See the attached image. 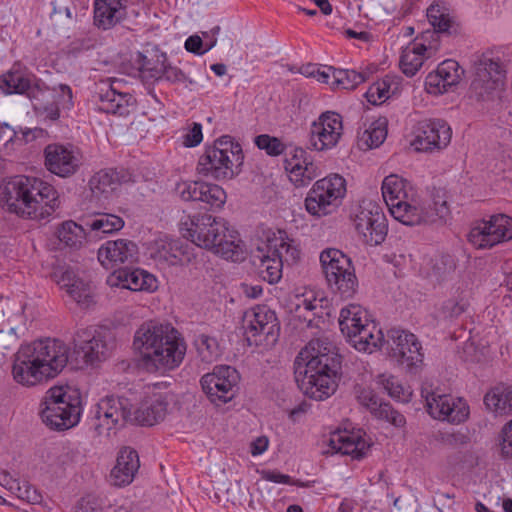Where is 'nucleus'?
I'll return each mask as SVG.
<instances>
[{
    "label": "nucleus",
    "instance_id": "obj_1",
    "mask_svg": "<svg viewBox=\"0 0 512 512\" xmlns=\"http://www.w3.org/2000/svg\"><path fill=\"white\" fill-rule=\"evenodd\" d=\"M299 389L309 398L324 400L335 393L342 376V356L328 338L312 339L294 361Z\"/></svg>",
    "mask_w": 512,
    "mask_h": 512
},
{
    "label": "nucleus",
    "instance_id": "obj_2",
    "mask_svg": "<svg viewBox=\"0 0 512 512\" xmlns=\"http://www.w3.org/2000/svg\"><path fill=\"white\" fill-rule=\"evenodd\" d=\"M133 347L138 366L149 373L172 371L184 360L187 345L170 324L143 323L135 332Z\"/></svg>",
    "mask_w": 512,
    "mask_h": 512
},
{
    "label": "nucleus",
    "instance_id": "obj_3",
    "mask_svg": "<svg viewBox=\"0 0 512 512\" xmlns=\"http://www.w3.org/2000/svg\"><path fill=\"white\" fill-rule=\"evenodd\" d=\"M410 184L402 177L391 174L382 182V196L391 215L407 226L433 224L445 220L450 214L447 201L440 196L432 200L422 201L410 197Z\"/></svg>",
    "mask_w": 512,
    "mask_h": 512
},
{
    "label": "nucleus",
    "instance_id": "obj_4",
    "mask_svg": "<svg viewBox=\"0 0 512 512\" xmlns=\"http://www.w3.org/2000/svg\"><path fill=\"white\" fill-rule=\"evenodd\" d=\"M0 202L22 217H49L60 206L58 191L44 180L18 175L0 186Z\"/></svg>",
    "mask_w": 512,
    "mask_h": 512
},
{
    "label": "nucleus",
    "instance_id": "obj_5",
    "mask_svg": "<svg viewBox=\"0 0 512 512\" xmlns=\"http://www.w3.org/2000/svg\"><path fill=\"white\" fill-rule=\"evenodd\" d=\"M187 235L193 246L210 250L224 259L236 262L242 257L239 233L222 218L209 214L193 216Z\"/></svg>",
    "mask_w": 512,
    "mask_h": 512
},
{
    "label": "nucleus",
    "instance_id": "obj_6",
    "mask_svg": "<svg viewBox=\"0 0 512 512\" xmlns=\"http://www.w3.org/2000/svg\"><path fill=\"white\" fill-rule=\"evenodd\" d=\"M82 414V397L77 389L54 386L40 403L39 415L51 430L64 431L76 426Z\"/></svg>",
    "mask_w": 512,
    "mask_h": 512
},
{
    "label": "nucleus",
    "instance_id": "obj_7",
    "mask_svg": "<svg viewBox=\"0 0 512 512\" xmlns=\"http://www.w3.org/2000/svg\"><path fill=\"white\" fill-rule=\"evenodd\" d=\"M244 155L239 143L229 135L215 140L199 157L196 170L200 175L215 180H229L241 171Z\"/></svg>",
    "mask_w": 512,
    "mask_h": 512
},
{
    "label": "nucleus",
    "instance_id": "obj_8",
    "mask_svg": "<svg viewBox=\"0 0 512 512\" xmlns=\"http://www.w3.org/2000/svg\"><path fill=\"white\" fill-rule=\"evenodd\" d=\"M339 326L348 342L358 351L372 353L385 341L381 328L359 304H349L341 309Z\"/></svg>",
    "mask_w": 512,
    "mask_h": 512
},
{
    "label": "nucleus",
    "instance_id": "obj_9",
    "mask_svg": "<svg viewBox=\"0 0 512 512\" xmlns=\"http://www.w3.org/2000/svg\"><path fill=\"white\" fill-rule=\"evenodd\" d=\"M319 258L331 291L343 299L352 298L358 289V279L350 257L339 249L327 248Z\"/></svg>",
    "mask_w": 512,
    "mask_h": 512
},
{
    "label": "nucleus",
    "instance_id": "obj_10",
    "mask_svg": "<svg viewBox=\"0 0 512 512\" xmlns=\"http://www.w3.org/2000/svg\"><path fill=\"white\" fill-rule=\"evenodd\" d=\"M506 71L499 59L482 54L474 64L469 97L478 102L494 100L504 86Z\"/></svg>",
    "mask_w": 512,
    "mask_h": 512
},
{
    "label": "nucleus",
    "instance_id": "obj_11",
    "mask_svg": "<svg viewBox=\"0 0 512 512\" xmlns=\"http://www.w3.org/2000/svg\"><path fill=\"white\" fill-rule=\"evenodd\" d=\"M346 194V181L339 174L317 180L305 199V208L312 216L322 217L333 213Z\"/></svg>",
    "mask_w": 512,
    "mask_h": 512
},
{
    "label": "nucleus",
    "instance_id": "obj_12",
    "mask_svg": "<svg viewBox=\"0 0 512 512\" xmlns=\"http://www.w3.org/2000/svg\"><path fill=\"white\" fill-rule=\"evenodd\" d=\"M112 348L111 332L104 326L80 328L73 336V351L86 365L105 361Z\"/></svg>",
    "mask_w": 512,
    "mask_h": 512
},
{
    "label": "nucleus",
    "instance_id": "obj_13",
    "mask_svg": "<svg viewBox=\"0 0 512 512\" xmlns=\"http://www.w3.org/2000/svg\"><path fill=\"white\" fill-rule=\"evenodd\" d=\"M240 379L234 367L218 365L201 377L200 384L209 401L215 406H222L235 398Z\"/></svg>",
    "mask_w": 512,
    "mask_h": 512
},
{
    "label": "nucleus",
    "instance_id": "obj_14",
    "mask_svg": "<svg viewBox=\"0 0 512 512\" xmlns=\"http://www.w3.org/2000/svg\"><path fill=\"white\" fill-rule=\"evenodd\" d=\"M356 232L364 243L377 246L385 241L388 223L382 208L372 201L363 202L353 217Z\"/></svg>",
    "mask_w": 512,
    "mask_h": 512
},
{
    "label": "nucleus",
    "instance_id": "obj_15",
    "mask_svg": "<svg viewBox=\"0 0 512 512\" xmlns=\"http://www.w3.org/2000/svg\"><path fill=\"white\" fill-rule=\"evenodd\" d=\"M47 90L46 84L21 62H15L0 75V91L4 95H22L38 100Z\"/></svg>",
    "mask_w": 512,
    "mask_h": 512
},
{
    "label": "nucleus",
    "instance_id": "obj_16",
    "mask_svg": "<svg viewBox=\"0 0 512 512\" xmlns=\"http://www.w3.org/2000/svg\"><path fill=\"white\" fill-rule=\"evenodd\" d=\"M387 344L389 356L399 365L404 366L408 372L415 373L423 363L422 344L418 337L410 331L390 329Z\"/></svg>",
    "mask_w": 512,
    "mask_h": 512
},
{
    "label": "nucleus",
    "instance_id": "obj_17",
    "mask_svg": "<svg viewBox=\"0 0 512 512\" xmlns=\"http://www.w3.org/2000/svg\"><path fill=\"white\" fill-rule=\"evenodd\" d=\"M139 58L140 72L146 80H152L153 82L166 81L171 85L182 84L184 88L189 90L197 85V82L181 68L169 62L165 52L157 53L155 59H149L140 53Z\"/></svg>",
    "mask_w": 512,
    "mask_h": 512
},
{
    "label": "nucleus",
    "instance_id": "obj_18",
    "mask_svg": "<svg viewBox=\"0 0 512 512\" xmlns=\"http://www.w3.org/2000/svg\"><path fill=\"white\" fill-rule=\"evenodd\" d=\"M46 169L61 178L75 175L83 164L81 149L71 143H51L43 151Z\"/></svg>",
    "mask_w": 512,
    "mask_h": 512
},
{
    "label": "nucleus",
    "instance_id": "obj_19",
    "mask_svg": "<svg viewBox=\"0 0 512 512\" xmlns=\"http://www.w3.org/2000/svg\"><path fill=\"white\" fill-rule=\"evenodd\" d=\"M131 403L126 397L107 396L102 399L95 409V417L98 423L95 428L98 434L105 431L109 434L112 429L123 427L132 419Z\"/></svg>",
    "mask_w": 512,
    "mask_h": 512
},
{
    "label": "nucleus",
    "instance_id": "obj_20",
    "mask_svg": "<svg viewBox=\"0 0 512 512\" xmlns=\"http://www.w3.org/2000/svg\"><path fill=\"white\" fill-rule=\"evenodd\" d=\"M342 134V116L334 111H326L311 124L310 143L317 151L329 150L338 144Z\"/></svg>",
    "mask_w": 512,
    "mask_h": 512
},
{
    "label": "nucleus",
    "instance_id": "obj_21",
    "mask_svg": "<svg viewBox=\"0 0 512 512\" xmlns=\"http://www.w3.org/2000/svg\"><path fill=\"white\" fill-rule=\"evenodd\" d=\"M151 257L167 265H187L195 258V247L192 243L181 239L160 237L150 246Z\"/></svg>",
    "mask_w": 512,
    "mask_h": 512
},
{
    "label": "nucleus",
    "instance_id": "obj_22",
    "mask_svg": "<svg viewBox=\"0 0 512 512\" xmlns=\"http://www.w3.org/2000/svg\"><path fill=\"white\" fill-rule=\"evenodd\" d=\"M31 351L43 363L49 379L56 377L67 365L69 348L58 339H40L27 344Z\"/></svg>",
    "mask_w": 512,
    "mask_h": 512
},
{
    "label": "nucleus",
    "instance_id": "obj_23",
    "mask_svg": "<svg viewBox=\"0 0 512 512\" xmlns=\"http://www.w3.org/2000/svg\"><path fill=\"white\" fill-rule=\"evenodd\" d=\"M12 375L18 384L26 387L35 386L49 379L43 370V363L27 344L21 345L14 355Z\"/></svg>",
    "mask_w": 512,
    "mask_h": 512
},
{
    "label": "nucleus",
    "instance_id": "obj_24",
    "mask_svg": "<svg viewBox=\"0 0 512 512\" xmlns=\"http://www.w3.org/2000/svg\"><path fill=\"white\" fill-rule=\"evenodd\" d=\"M137 244L129 239L108 240L98 249L97 257L101 265L115 272L121 265L129 266L138 259Z\"/></svg>",
    "mask_w": 512,
    "mask_h": 512
},
{
    "label": "nucleus",
    "instance_id": "obj_25",
    "mask_svg": "<svg viewBox=\"0 0 512 512\" xmlns=\"http://www.w3.org/2000/svg\"><path fill=\"white\" fill-rule=\"evenodd\" d=\"M427 411L438 420L450 423L464 422L469 416V406L461 398L453 399L451 395L432 393L426 398Z\"/></svg>",
    "mask_w": 512,
    "mask_h": 512
},
{
    "label": "nucleus",
    "instance_id": "obj_26",
    "mask_svg": "<svg viewBox=\"0 0 512 512\" xmlns=\"http://www.w3.org/2000/svg\"><path fill=\"white\" fill-rule=\"evenodd\" d=\"M452 131L444 120H425L419 123L413 145L419 151L440 150L451 140Z\"/></svg>",
    "mask_w": 512,
    "mask_h": 512
},
{
    "label": "nucleus",
    "instance_id": "obj_27",
    "mask_svg": "<svg viewBox=\"0 0 512 512\" xmlns=\"http://www.w3.org/2000/svg\"><path fill=\"white\" fill-rule=\"evenodd\" d=\"M285 154V170L289 173L290 180L296 186H306L319 175L320 171L314 163L312 156L302 147H293L289 152L286 151Z\"/></svg>",
    "mask_w": 512,
    "mask_h": 512
},
{
    "label": "nucleus",
    "instance_id": "obj_28",
    "mask_svg": "<svg viewBox=\"0 0 512 512\" xmlns=\"http://www.w3.org/2000/svg\"><path fill=\"white\" fill-rule=\"evenodd\" d=\"M245 319L248 322L246 332L251 337L264 336L267 342L277 341L280 324L275 312L268 306L257 305L246 313Z\"/></svg>",
    "mask_w": 512,
    "mask_h": 512
},
{
    "label": "nucleus",
    "instance_id": "obj_29",
    "mask_svg": "<svg viewBox=\"0 0 512 512\" xmlns=\"http://www.w3.org/2000/svg\"><path fill=\"white\" fill-rule=\"evenodd\" d=\"M136 175L124 167L106 168L96 172L89 180L94 196L107 199L119 186L136 183Z\"/></svg>",
    "mask_w": 512,
    "mask_h": 512
},
{
    "label": "nucleus",
    "instance_id": "obj_30",
    "mask_svg": "<svg viewBox=\"0 0 512 512\" xmlns=\"http://www.w3.org/2000/svg\"><path fill=\"white\" fill-rule=\"evenodd\" d=\"M463 74L464 70L457 61L446 59L426 76L425 89L433 95L446 93L460 82Z\"/></svg>",
    "mask_w": 512,
    "mask_h": 512
},
{
    "label": "nucleus",
    "instance_id": "obj_31",
    "mask_svg": "<svg viewBox=\"0 0 512 512\" xmlns=\"http://www.w3.org/2000/svg\"><path fill=\"white\" fill-rule=\"evenodd\" d=\"M128 0H94L93 24L106 31L121 23L127 14Z\"/></svg>",
    "mask_w": 512,
    "mask_h": 512
},
{
    "label": "nucleus",
    "instance_id": "obj_32",
    "mask_svg": "<svg viewBox=\"0 0 512 512\" xmlns=\"http://www.w3.org/2000/svg\"><path fill=\"white\" fill-rule=\"evenodd\" d=\"M97 110L106 114L126 116L130 113L129 107L134 104V97L130 93L118 92L113 83H104L97 92Z\"/></svg>",
    "mask_w": 512,
    "mask_h": 512
},
{
    "label": "nucleus",
    "instance_id": "obj_33",
    "mask_svg": "<svg viewBox=\"0 0 512 512\" xmlns=\"http://www.w3.org/2000/svg\"><path fill=\"white\" fill-rule=\"evenodd\" d=\"M329 446L335 452L349 455L354 460L365 458L370 449V444L359 433L346 430L334 432L330 437Z\"/></svg>",
    "mask_w": 512,
    "mask_h": 512
},
{
    "label": "nucleus",
    "instance_id": "obj_34",
    "mask_svg": "<svg viewBox=\"0 0 512 512\" xmlns=\"http://www.w3.org/2000/svg\"><path fill=\"white\" fill-rule=\"evenodd\" d=\"M168 403L161 393L145 397L132 413L131 423L141 426H153L163 420Z\"/></svg>",
    "mask_w": 512,
    "mask_h": 512
},
{
    "label": "nucleus",
    "instance_id": "obj_35",
    "mask_svg": "<svg viewBox=\"0 0 512 512\" xmlns=\"http://www.w3.org/2000/svg\"><path fill=\"white\" fill-rule=\"evenodd\" d=\"M140 467L138 452L131 447H123L120 449L116 465L110 473L112 485L124 487L129 485Z\"/></svg>",
    "mask_w": 512,
    "mask_h": 512
},
{
    "label": "nucleus",
    "instance_id": "obj_36",
    "mask_svg": "<svg viewBox=\"0 0 512 512\" xmlns=\"http://www.w3.org/2000/svg\"><path fill=\"white\" fill-rule=\"evenodd\" d=\"M113 276L116 280L114 285L131 291L153 292L158 287L156 277L140 268L130 269L125 266L113 272Z\"/></svg>",
    "mask_w": 512,
    "mask_h": 512
},
{
    "label": "nucleus",
    "instance_id": "obj_37",
    "mask_svg": "<svg viewBox=\"0 0 512 512\" xmlns=\"http://www.w3.org/2000/svg\"><path fill=\"white\" fill-rule=\"evenodd\" d=\"M57 282L78 304L89 306L92 302L90 282L80 277L72 268L63 270Z\"/></svg>",
    "mask_w": 512,
    "mask_h": 512
},
{
    "label": "nucleus",
    "instance_id": "obj_38",
    "mask_svg": "<svg viewBox=\"0 0 512 512\" xmlns=\"http://www.w3.org/2000/svg\"><path fill=\"white\" fill-rule=\"evenodd\" d=\"M253 263L258 267L259 276L269 284H275L282 278L283 259L268 252L266 244L258 246L253 254Z\"/></svg>",
    "mask_w": 512,
    "mask_h": 512
},
{
    "label": "nucleus",
    "instance_id": "obj_39",
    "mask_svg": "<svg viewBox=\"0 0 512 512\" xmlns=\"http://www.w3.org/2000/svg\"><path fill=\"white\" fill-rule=\"evenodd\" d=\"M376 69L374 65L360 72L353 69H337L333 67L331 87L334 89L353 90L361 83L367 81Z\"/></svg>",
    "mask_w": 512,
    "mask_h": 512
},
{
    "label": "nucleus",
    "instance_id": "obj_40",
    "mask_svg": "<svg viewBox=\"0 0 512 512\" xmlns=\"http://www.w3.org/2000/svg\"><path fill=\"white\" fill-rule=\"evenodd\" d=\"M425 44L413 41L408 44L401 53L399 66L407 77H413L422 67L426 56Z\"/></svg>",
    "mask_w": 512,
    "mask_h": 512
},
{
    "label": "nucleus",
    "instance_id": "obj_41",
    "mask_svg": "<svg viewBox=\"0 0 512 512\" xmlns=\"http://www.w3.org/2000/svg\"><path fill=\"white\" fill-rule=\"evenodd\" d=\"M483 402L488 411L498 415L512 413V385H498L490 389Z\"/></svg>",
    "mask_w": 512,
    "mask_h": 512
},
{
    "label": "nucleus",
    "instance_id": "obj_42",
    "mask_svg": "<svg viewBox=\"0 0 512 512\" xmlns=\"http://www.w3.org/2000/svg\"><path fill=\"white\" fill-rule=\"evenodd\" d=\"M268 248V252L273 253L274 256H280L283 259V263L286 262L288 265L296 263L300 258V250L297 246L293 245V240L288 237H268L265 243Z\"/></svg>",
    "mask_w": 512,
    "mask_h": 512
},
{
    "label": "nucleus",
    "instance_id": "obj_43",
    "mask_svg": "<svg viewBox=\"0 0 512 512\" xmlns=\"http://www.w3.org/2000/svg\"><path fill=\"white\" fill-rule=\"evenodd\" d=\"M86 228L72 220L63 222L57 229L56 236L66 247L78 249L86 237Z\"/></svg>",
    "mask_w": 512,
    "mask_h": 512
},
{
    "label": "nucleus",
    "instance_id": "obj_44",
    "mask_svg": "<svg viewBox=\"0 0 512 512\" xmlns=\"http://www.w3.org/2000/svg\"><path fill=\"white\" fill-rule=\"evenodd\" d=\"M85 226L96 234H111L123 228L124 220L115 214L98 213L94 218L87 220Z\"/></svg>",
    "mask_w": 512,
    "mask_h": 512
},
{
    "label": "nucleus",
    "instance_id": "obj_45",
    "mask_svg": "<svg viewBox=\"0 0 512 512\" xmlns=\"http://www.w3.org/2000/svg\"><path fill=\"white\" fill-rule=\"evenodd\" d=\"M427 18L437 33L451 34L455 22L450 16L449 9L442 4H432L427 9Z\"/></svg>",
    "mask_w": 512,
    "mask_h": 512
},
{
    "label": "nucleus",
    "instance_id": "obj_46",
    "mask_svg": "<svg viewBox=\"0 0 512 512\" xmlns=\"http://www.w3.org/2000/svg\"><path fill=\"white\" fill-rule=\"evenodd\" d=\"M457 267L454 256L450 254H441L433 260L430 277L441 284L452 280Z\"/></svg>",
    "mask_w": 512,
    "mask_h": 512
},
{
    "label": "nucleus",
    "instance_id": "obj_47",
    "mask_svg": "<svg viewBox=\"0 0 512 512\" xmlns=\"http://www.w3.org/2000/svg\"><path fill=\"white\" fill-rule=\"evenodd\" d=\"M480 225L490 233L495 231L499 235L500 243L512 239V217L506 214L491 215L489 219L478 221Z\"/></svg>",
    "mask_w": 512,
    "mask_h": 512
},
{
    "label": "nucleus",
    "instance_id": "obj_48",
    "mask_svg": "<svg viewBox=\"0 0 512 512\" xmlns=\"http://www.w3.org/2000/svg\"><path fill=\"white\" fill-rule=\"evenodd\" d=\"M198 356L203 362L211 363L221 355L219 343L215 337L207 334L196 335L193 342Z\"/></svg>",
    "mask_w": 512,
    "mask_h": 512
},
{
    "label": "nucleus",
    "instance_id": "obj_49",
    "mask_svg": "<svg viewBox=\"0 0 512 512\" xmlns=\"http://www.w3.org/2000/svg\"><path fill=\"white\" fill-rule=\"evenodd\" d=\"M201 197H199L198 201L203 203V208L206 210H217L223 207L226 202V192L225 190L213 183H207L203 181Z\"/></svg>",
    "mask_w": 512,
    "mask_h": 512
},
{
    "label": "nucleus",
    "instance_id": "obj_50",
    "mask_svg": "<svg viewBox=\"0 0 512 512\" xmlns=\"http://www.w3.org/2000/svg\"><path fill=\"white\" fill-rule=\"evenodd\" d=\"M468 241L476 249H488L499 244L500 238L499 235L495 233V231L490 233L488 230L484 229L477 221L470 229L468 234Z\"/></svg>",
    "mask_w": 512,
    "mask_h": 512
},
{
    "label": "nucleus",
    "instance_id": "obj_51",
    "mask_svg": "<svg viewBox=\"0 0 512 512\" xmlns=\"http://www.w3.org/2000/svg\"><path fill=\"white\" fill-rule=\"evenodd\" d=\"M387 123L385 117H380L373 121L364 132L363 139L369 148H376L384 142L387 136Z\"/></svg>",
    "mask_w": 512,
    "mask_h": 512
},
{
    "label": "nucleus",
    "instance_id": "obj_52",
    "mask_svg": "<svg viewBox=\"0 0 512 512\" xmlns=\"http://www.w3.org/2000/svg\"><path fill=\"white\" fill-rule=\"evenodd\" d=\"M8 485L12 493L19 499L25 500L28 503L37 504L43 499L42 494L26 481L21 484L19 480L14 479L8 482Z\"/></svg>",
    "mask_w": 512,
    "mask_h": 512
},
{
    "label": "nucleus",
    "instance_id": "obj_53",
    "mask_svg": "<svg viewBox=\"0 0 512 512\" xmlns=\"http://www.w3.org/2000/svg\"><path fill=\"white\" fill-rule=\"evenodd\" d=\"M468 307V303L463 298H449L444 300L437 308V312L443 319H456L462 315Z\"/></svg>",
    "mask_w": 512,
    "mask_h": 512
},
{
    "label": "nucleus",
    "instance_id": "obj_54",
    "mask_svg": "<svg viewBox=\"0 0 512 512\" xmlns=\"http://www.w3.org/2000/svg\"><path fill=\"white\" fill-rule=\"evenodd\" d=\"M390 85L391 79L389 77H385L371 84L365 93L367 101L373 105L383 103L389 98Z\"/></svg>",
    "mask_w": 512,
    "mask_h": 512
},
{
    "label": "nucleus",
    "instance_id": "obj_55",
    "mask_svg": "<svg viewBox=\"0 0 512 512\" xmlns=\"http://www.w3.org/2000/svg\"><path fill=\"white\" fill-rule=\"evenodd\" d=\"M255 145L264 150L269 156H279L286 153L287 145L279 138L268 134H260L255 137Z\"/></svg>",
    "mask_w": 512,
    "mask_h": 512
},
{
    "label": "nucleus",
    "instance_id": "obj_56",
    "mask_svg": "<svg viewBox=\"0 0 512 512\" xmlns=\"http://www.w3.org/2000/svg\"><path fill=\"white\" fill-rule=\"evenodd\" d=\"M99 45V36L90 32L83 37L74 39L69 45V53L73 56H79L96 49Z\"/></svg>",
    "mask_w": 512,
    "mask_h": 512
},
{
    "label": "nucleus",
    "instance_id": "obj_57",
    "mask_svg": "<svg viewBox=\"0 0 512 512\" xmlns=\"http://www.w3.org/2000/svg\"><path fill=\"white\" fill-rule=\"evenodd\" d=\"M203 181H181L175 186V193L183 201H198L201 197Z\"/></svg>",
    "mask_w": 512,
    "mask_h": 512
},
{
    "label": "nucleus",
    "instance_id": "obj_58",
    "mask_svg": "<svg viewBox=\"0 0 512 512\" xmlns=\"http://www.w3.org/2000/svg\"><path fill=\"white\" fill-rule=\"evenodd\" d=\"M374 416L398 428L404 427L406 424L404 415L395 410L390 403H382Z\"/></svg>",
    "mask_w": 512,
    "mask_h": 512
},
{
    "label": "nucleus",
    "instance_id": "obj_59",
    "mask_svg": "<svg viewBox=\"0 0 512 512\" xmlns=\"http://www.w3.org/2000/svg\"><path fill=\"white\" fill-rule=\"evenodd\" d=\"M331 66H319L317 64H307L301 68V73L306 77L316 78L319 82L331 85L332 82Z\"/></svg>",
    "mask_w": 512,
    "mask_h": 512
},
{
    "label": "nucleus",
    "instance_id": "obj_60",
    "mask_svg": "<svg viewBox=\"0 0 512 512\" xmlns=\"http://www.w3.org/2000/svg\"><path fill=\"white\" fill-rule=\"evenodd\" d=\"M435 439L443 445L456 448L468 443L469 438L466 434L461 432H448L438 431L435 435Z\"/></svg>",
    "mask_w": 512,
    "mask_h": 512
},
{
    "label": "nucleus",
    "instance_id": "obj_61",
    "mask_svg": "<svg viewBox=\"0 0 512 512\" xmlns=\"http://www.w3.org/2000/svg\"><path fill=\"white\" fill-rule=\"evenodd\" d=\"M262 478L266 481L277 483V484H286V485H295L298 487H308V484H305L299 480H293L291 476L287 474H282L277 470H265L262 472Z\"/></svg>",
    "mask_w": 512,
    "mask_h": 512
},
{
    "label": "nucleus",
    "instance_id": "obj_62",
    "mask_svg": "<svg viewBox=\"0 0 512 512\" xmlns=\"http://www.w3.org/2000/svg\"><path fill=\"white\" fill-rule=\"evenodd\" d=\"M53 102L57 103L61 110H70L73 108V93L70 86L60 84Z\"/></svg>",
    "mask_w": 512,
    "mask_h": 512
},
{
    "label": "nucleus",
    "instance_id": "obj_63",
    "mask_svg": "<svg viewBox=\"0 0 512 512\" xmlns=\"http://www.w3.org/2000/svg\"><path fill=\"white\" fill-rule=\"evenodd\" d=\"M384 389L388 392L389 396L397 401L405 402L407 397L405 395L404 387L399 383L398 379L394 376L388 377L383 382Z\"/></svg>",
    "mask_w": 512,
    "mask_h": 512
},
{
    "label": "nucleus",
    "instance_id": "obj_64",
    "mask_svg": "<svg viewBox=\"0 0 512 512\" xmlns=\"http://www.w3.org/2000/svg\"><path fill=\"white\" fill-rule=\"evenodd\" d=\"M501 452L504 457L512 458V420L502 429Z\"/></svg>",
    "mask_w": 512,
    "mask_h": 512
}]
</instances>
